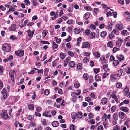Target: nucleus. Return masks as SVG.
Returning <instances> with one entry per match:
<instances>
[{
    "instance_id": "6ab92c4d",
    "label": "nucleus",
    "mask_w": 130,
    "mask_h": 130,
    "mask_svg": "<svg viewBox=\"0 0 130 130\" xmlns=\"http://www.w3.org/2000/svg\"><path fill=\"white\" fill-rule=\"evenodd\" d=\"M59 124V123L57 121H55L52 123V125L54 127H56L58 126Z\"/></svg>"
},
{
    "instance_id": "4c0bfd02",
    "label": "nucleus",
    "mask_w": 130,
    "mask_h": 130,
    "mask_svg": "<svg viewBox=\"0 0 130 130\" xmlns=\"http://www.w3.org/2000/svg\"><path fill=\"white\" fill-rule=\"evenodd\" d=\"M10 39L12 40L13 41L15 40H17V38L15 37L13 35H11L10 37Z\"/></svg>"
},
{
    "instance_id": "9b49d317",
    "label": "nucleus",
    "mask_w": 130,
    "mask_h": 130,
    "mask_svg": "<svg viewBox=\"0 0 130 130\" xmlns=\"http://www.w3.org/2000/svg\"><path fill=\"white\" fill-rule=\"evenodd\" d=\"M93 54L94 56L97 59L100 58L101 56L100 53L99 52L97 51L94 52Z\"/></svg>"
},
{
    "instance_id": "a878e982",
    "label": "nucleus",
    "mask_w": 130,
    "mask_h": 130,
    "mask_svg": "<svg viewBox=\"0 0 130 130\" xmlns=\"http://www.w3.org/2000/svg\"><path fill=\"white\" fill-rule=\"evenodd\" d=\"M34 106L32 104H30L28 106V108L31 110H33L34 109Z\"/></svg>"
},
{
    "instance_id": "c03bdc74",
    "label": "nucleus",
    "mask_w": 130,
    "mask_h": 130,
    "mask_svg": "<svg viewBox=\"0 0 130 130\" xmlns=\"http://www.w3.org/2000/svg\"><path fill=\"white\" fill-rule=\"evenodd\" d=\"M77 116L78 118H81L82 117V116L81 112H78V113L77 115Z\"/></svg>"
},
{
    "instance_id": "338daca9",
    "label": "nucleus",
    "mask_w": 130,
    "mask_h": 130,
    "mask_svg": "<svg viewBox=\"0 0 130 130\" xmlns=\"http://www.w3.org/2000/svg\"><path fill=\"white\" fill-rule=\"evenodd\" d=\"M113 117L114 118V119H115L116 120H118V118L117 116V113H115L113 115Z\"/></svg>"
},
{
    "instance_id": "f704fd0d",
    "label": "nucleus",
    "mask_w": 130,
    "mask_h": 130,
    "mask_svg": "<svg viewBox=\"0 0 130 130\" xmlns=\"http://www.w3.org/2000/svg\"><path fill=\"white\" fill-rule=\"evenodd\" d=\"M83 77L85 80H88V76L87 73H85L83 75Z\"/></svg>"
},
{
    "instance_id": "473e14b6",
    "label": "nucleus",
    "mask_w": 130,
    "mask_h": 130,
    "mask_svg": "<svg viewBox=\"0 0 130 130\" xmlns=\"http://www.w3.org/2000/svg\"><path fill=\"white\" fill-rule=\"evenodd\" d=\"M89 17V13L88 12L84 14V18L85 20H87Z\"/></svg>"
},
{
    "instance_id": "5fc2aeb1",
    "label": "nucleus",
    "mask_w": 130,
    "mask_h": 130,
    "mask_svg": "<svg viewBox=\"0 0 130 130\" xmlns=\"http://www.w3.org/2000/svg\"><path fill=\"white\" fill-rule=\"evenodd\" d=\"M41 43L44 44H49L50 43L47 41H40Z\"/></svg>"
},
{
    "instance_id": "6e6552de",
    "label": "nucleus",
    "mask_w": 130,
    "mask_h": 130,
    "mask_svg": "<svg viewBox=\"0 0 130 130\" xmlns=\"http://www.w3.org/2000/svg\"><path fill=\"white\" fill-rule=\"evenodd\" d=\"M116 57L117 59L120 62L123 60L125 58L123 56L121 55L117 54L116 55Z\"/></svg>"
},
{
    "instance_id": "c756f323",
    "label": "nucleus",
    "mask_w": 130,
    "mask_h": 130,
    "mask_svg": "<svg viewBox=\"0 0 130 130\" xmlns=\"http://www.w3.org/2000/svg\"><path fill=\"white\" fill-rule=\"evenodd\" d=\"M103 124L105 129H106L108 127L109 123H108V122H103Z\"/></svg>"
},
{
    "instance_id": "7ed1b4c3",
    "label": "nucleus",
    "mask_w": 130,
    "mask_h": 130,
    "mask_svg": "<svg viewBox=\"0 0 130 130\" xmlns=\"http://www.w3.org/2000/svg\"><path fill=\"white\" fill-rule=\"evenodd\" d=\"M6 92V91L5 88H4L2 90L1 92L2 96L1 97V99L2 100H4L7 98V94Z\"/></svg>"
},
{
    "instance_id": "4be33fe9",
    "label": "nucleus",
    "mask_w": 130,
    "mask_h": 130,
    "mask_svg": "<svg viewBox=\"0 0 130 130\" xmlns=\"http://www.w3.org/2000/svg\"><path fill=\"white\" fill-rule=\"evenodd\" d=\"M84 8L86 11H90L92 10V8L90 6H86L84 7Z\"/></svg>"
},
{
    "instance_id": "9d476101",
    "label": "nucleus",
    "mask_w": 130,
    "mask_h": 130,
    "mask_svg": "<svg viewBox=\"0 0 130 130\" xmlns=\"http://www.w3.org/2000/svg\"><path fill=\"white\" fill-rule=\"evenodd\" d=\"M90 47V45L88 42H83L82 44V48H89Z\"/></svg>"
},
{
    "instance_id": "39448f33",
    "label": "nucleus",
    "mask_w": 130,
    "mask_h": 130,
    "mask_svg": "<svg viewBox=\"0 0 130 130\" xmlns=\"http://www.w3.org/2000/svg\"><path fill=\"white\" fill-rule=\"evenodd\" d=\"M15 53L16 55L20 57L23 56L24 54V51L22 50H19L18 51H16Z\"/></svg>"
},
{
    "instance_id": "cd10ccee",
    "label": "nucleus",
    "mask_w": 130,
    "mask_h": 130,
    "mask_svg": "<svg viewBox=\"0 0 130 130\" xmlns=\"http://www.w3.org/2000/svg\"><path fill=\"white\" fill-rule=\"evenodd\" d=\"M74 21L72 20H70L67 21V23L68 24L70 25L71 24H74Z\"/></svg>"
},
{
    "instance_id": "6e6d98bb",
    "label": "nucleus",
    "mask_w": 130,
    "mask_h": 130,
    "mask_svg": "<svg viewBox=\"0 0 130 130\" xmlns=\"http://www.w3.org/2000/svg\"><path fill=\"white\" fill-rule=\"evenodd\" d=\"M55 39L56 40L57 43H59L61 41V39H58L57 37H55Z\"/></svg>"
},
{
    "instance_id": "69168bd1",
    "label": "nucleus",
    "mask_w": 130,
    "mask_h": 130,
    "mask_svg": "<svg viewBox=\"0 0 130 130\" xmlns=\"http://www.w3.org/2000/svg\"><path fill=\"white\" fill-rule=\"evenodd\" d=\"M42 110V108L40 107H38L36 108V110L38 112H40Z\"/></svg>"
},
{
    "instance_id": "5701e85b",
    "label": "nucleus",
    "mask_w": 130,
    "mask_h": 130,
    "mask_svg": "<svg viewBox=\"0 0 130 130\" xmlns=\"http://www.w3.org/2000/svg\"><path fill=\"white\" fill-rule=\"evenodd\" d=\"M107 34L106 32L104 31L101 32L100 36L102 38H104L106 37Z\"/></svg>"
},
{
    "instance_id": "dca6fc26",
    "label": "nucleus",
    "mask_w": 130,
    "mask_h": 130,
    "mask_svg": "<svg viewBox=\"0 0 130 130\" xmlns=\"http://www.w3.org/2000/svg\"><path fill=\"white\" fill-rule=\"evenodd\" d=\"M116 27L119 30H121L123 28L122 25L121 24H117L116 25Z\"/></svg>"
},
{
    "instance_id": "a19ab883",
    "label": "nucleus",
    "mask_w": 130,
    "mask_h": 130,
    "mask_svg": "<svg viewBox=\"0 0 130 130\" xmlns=\"http://www.w3.org/2000/svg\"><path fill=\"white\" fill-rule=\"evenodd\" d=\"M117 109V107L116 106L114 105L111 108V111L112 113L113 112H115L116 110Z\"/></svg>"
},
{
    "instance_id": "052dcab7",
    "label": "nucleus",
    "mask_w": 130,
    "mask_h": 130,
    "mask_svg": "<svg viewBox=\"0 0 130 130\" xmlns=\"http://www.w3.org/2000/svg\"><path fill=\"white\" fill-rule=\"evenodd\" d=\"M96 28V27L93 24H91L90 27V28L92 29H95Z\"/></svg>"
},
{
    "instance_id": "774afa93",
    "label": "nucleus",
    "mask_w": 130,
    "mask_h": 130,
    "mask_svg": "<svg viewBox=\"0 0 130 130\" xmlns=\"http://www.w3.org/2000/svg\"><path fill=\"white\" fill-rule=\"evenodd\" d=\"M45 94L46 95H47L49 93V91L48 89H46L44 92Z\"/></svg>"
},
{
    "instance_id": "49530a36",
    "label": "nucleus",
    "mask_w": 130,
    "mask_h": 130,
    "mask_svg": "<svg viewBox=\"0 0 130 130\" xmlns=\"http://www.w3.org/2000/svg\"><path fill=\"white\" fill-rule=\"evenodd\" d=\"M113 63L114 66H116L119 64V62L117 60H114L113 61Z\"/></svg>"
},
{
    "instance_id": "ddd939ff",
    "label": "nucleus",
    "mask_w": 130,
    "mask_h": 130,
    "mask_svg": "<svg viewBox=\"0 0 130 130\" xmlns=\"http://www.w3.org/2000/svg\"><path fill=\"white\" fill-rule=\"evenodd\" d=\"M118 115L119 118L122 119L124 118L125 115H126L123 112L120 111L119 112Z\"/></svg>"
},
{
    "instance_id": "bb28decb",
    "label": "nucleus",
    "mask_w": 130,
    "mask_h": 130,
    "mask_svg": "<svg viewBox=\"0 0 130 130\" xmlns=\"http://www.w3.org/2000/svg\"><path fill=\"white\" fill-rule=\"evenodd\" d=\"M71 116L73 119L75 120L77 116V114L75 113H73L71 114Z\"/></svg>"
},
{
    "instance_id": "680f3d73",
    "label": "nucleus",
    "mask_w": 130,
    "mask_h": 130,
    "mask_svg": "<svg viewBox=\"0 0 130 130\" xmlns=\"http://www.w3.org/2000/svg\"><path fill=\"white\" fill-rule=\"evenodd\" d=\"M64 40H65L66 42H69L71 40V38L70 36H69L67 39H65Z\"/></svg>"
},
{
    "instance_id": "a18cd8bd",
    "label": "nucleus",
    "mask_w": 130,
    "mask_h": 130,
    "mask_svg": "<svg viewBox=\"0 0 130 130\" xmlns=\"http://www.w3.org/2000/svg\"><path fill=\"white\" fill-rule=\"evenodd\" d=\"M68 54L71 57H73L74 56V54L73 52L72 51H68Z\"/></svg>"
},
{
    "instance_id": "e433bc0d",
    "label": "nucleus",
    "mask_w": 130,
    "mask_h": 130,
    "mask_svg": "<svg viewBox=\"0 0 130 130\" xmlns=\"http://www.w3.org/2000/svg\"><path fill=\"white\" fill-rule=\"evenodd\" d=\"M90 36L91 39H94L95 37V34L94 32H92L90 34Z\"/></svg>"
},
{
    "instance_id": "8fccbe9b",
    "label": "nucleus",
    "mask_w": 130,
    "mask_h": 130,
    "mask_svg": "<svg viewBox=\"0 0 130 130\" xmlns=\"http://www.w3.org/2000/svg\"><path fill=\"white\" fill-rule=\"evenodd\" d=\"M118 3L121 5H123L124 4V1L123 0H118Z\"/></svg>"
},
{
    "instance_id": "4d7b16f0",
    "label": "nucleus",
    "mask_w": 130,
    "mask_h": 130,
    "mask_svg": "<svg viewBox=\"0 0 130 130\" xmlns=\"http://www.w3.org/2000/svg\"><path fill=\"white\" fill-rule=\"evenodd\" d=\"M28 119L29 120H32L34 119V117L32 115H29L28 116Z\"/></svg>"
},
{
    "instance_id": "f8f14e48",
    "label": "nucleus",
    "mask_w": 130,
    "mask_h": 130,
    "mask_svg": "<svg viewBox=\"0 0 130 130\" xmlns=\"http://www.w3.org/2000/svg\"><path fill=\"white\" fill-rule=\"evenodd\" d=\"M50 110H47V111H45L44 113L42 115L46 117L51 118V115L50 114L48 115V114L50 113Z\"/></svg>"
},
{
    "instance_id": "603ef678",
    "label": "nucleus",
    "mask_w": 130,
    "mask_h": 130,
    "mask_svg": "<svg viewBox=\"0 0 130 130\" xmlns=\"http://www.w3.org/2000/svg\"><path fill=\"white\" fill-rule=\"evenodd\" d=\"M80 84L78 83H76L74 85V86L76 88H77L79 87L80 86Z\"/></svg>"
},
{
    "instance_id": "b1692460",
    "label": "nucleus",
    "mask_w": 130,
    "mask_h": 130,
    "mask_svg": "<svg viewBox=\"0 0 130 130\" xmlns=\"http://www.w3.org/2000/svg\"><path fill=\"white\" fill-rule=\"evenodd\" d=\"M107 115L105 114L102 117V120L103 122H107L108 121H107Z\"/></svg>"
},
{
    "instance_id": "c85d7f7f",
    "label": "nucleus",
    "mask_w": 130,
    "mask_h": 130,
    "mask_svg": "<svg viewBox=\"0 0 130 130\" xmlns=\"http://www.w3.org/2000/svg\"><path fill=\"white\" fill-rule=\"evenodd\" d=\"M115 85L116 87L118 88H121L122 86V84L119 82H118L116 83Z\"/></svg>"
},
{
    "instance_id": "72a5a7b5",
    "label": "nucleus",
    "mask_w": 130,
    "mask_h": 130,
    "mask_svg": "<svg viewBox=\"0 0 130 130\" xmlns=\"http://www.w3.org/2000/svg\"><path fill=\"white\" fill-rule=\"evenodd\" d=\"M74 32L75 34H77L80 32V29L75 28L74 29Z\"/></svg>"
},
{
    "instance_id": "ea45409f",
    "label": "nucleus",
    "mask_w": 130,
    "mask_h": 130,
    "mask_svg": "<svg viewBox=\"0 0 130 130\" xmlns=\"http://www.w3.org/2000/svg\"><path fill=\"white\" fill-rule=\"evenodd\" d=\"M89 60L88 59L87 57L85 58L83 60V62L85 63H86L88 62Z\"/></svg>"
},
{
    "instance_id": "0e129e2a",
    "label": "nucleus",
    "mask_w": 130,
    "mask_h": 130,
    "mask_svg": "<svg viewBox=\"0 0 130 130\" xmlns=\"http://www.w3.org/2000/svg\"><path fill=\"white\" fill-rule=\"evenodd\" d=\"M120 49L117 47H114L113 49V53H115L117 51L119 50Z\"/></svg>"
},
{
    "instance_id": "c9c22d12",
    "label": "nucleus",
    "mask_w": 130,
    "mask_h": 130,
    "mask_svg": "<svg viewBox=\"0 0 130 130\" xmlns=\"http://www.w3.org/2000/svg\"><path fill=\"white\" fill-rule=\"evenodd\" d=\"M122 69H121L118 71V73H117V76L119 77L120 76L122 75Z\"/></svg>"
},
{
    "instance_id": "bf43d9fd",
    "label": "nucleus",
    "mask_w": 130,
    "mask_h": 130,
    "mask_svg": "<svg viewBox=\"0 0 130 130\" xmlns=\"http://www.w3.org/2000/svg\"><path fill=\"white\" fill-rule=\"evenodd\" d=\"M113 130H120V128L118 126L116 125L114 127Z\"/></svg>"
},
{
    "instance_id": "58836bf2",
    "label": "nucleus",
    "mask_w": 130,
    "mask_h": 130,
    "mask_svg": "<svg viewBox=\"0 0 130 130\" xmlns=\"http://www.w3.org/2000/svg\"><path fill=\"white\" fill-rule=\"evenodd\" d=\"M108 66L107 64H105L104 65H103V69H107V70H105L106 72L107 71L108 72H109V69H107Z\"/></svg>"
},
{
    "instance_id": "4468645a",
    "label": "nucleus",
    "mask_w": 130,
    "mask_h": 130,
    "mask_svg": "<svg viewBox=\"0 0 130 130\" xmlns=\"http://www.w3.org/2000/svg\"><path fill=\"white\" fill-rule=\"evenodd\" d=\"M26 32L28 33V35L29 37H32L34 32V30L33 31V32H32L31 30H29L27 31Z\"/></svg>"
},
{
    "instance_id": "a211bd4d",
    "label": "nucleus",
    "mask_w": 130,
    "mask_h": 130,
    "mask_svg": "<svg viewBox=\"0 0 130 130\" xmlns=\"http://www.w3.org/2000/svg\"><path fill=\"white\" fill-rule=\"evenodd\" d=\"M107 45L108 47L111 48H112L113 46L112 42L111 41L108 42Z\"/></svg>"
},
{
    "instance_id": "79ce46f5",
    "label": "nucleus",
    "mask_w": 130,
    "mask_h": 130,
    "mask_svg": "<svg viewBox=\"0 0 130 130\" xmlns=\"http://www.w3.org/2000/svg\"><path fill=\"white\" fill-rule=\"evenodd\" d=\"M52 47L53 49L56 48L58 46V45L56 44L55 42H53L52 43Z\"/></svg>"
},
{
    "instance_id": "de8ad7c7",
    "label": "nucleus",
    "mask_w": 130,
    "mask_h": 130,
    "mask_svg": "<svg viewBox=\"0 0 130 130\" xmlns=\"http://www.w3.org/2000/svg\"><path fill=\"white\" fill-rule=\"evenodd\" d=\"M112 32L114 34L117 35L118 34V32L117 31V29H114Z\"/></svg>"
},
{
    "instance_id": "412c9836",
    "label": "nucleus",
    "mask_w": 130,
    "mask_h": 130,
    "mask_svg": "<svg viewBox=\"0 0 130 130\" xmlns=\"http://www.w3.org/2000/svg\"><path fill=\"white\" fill-rule=\"evenodd\" d=\"M49 70V69L47 68H46L44 69V72L45 76L48 75Z\"/></svg>"
},
{
    "instance_id": "13d9d810",
    "label": "nucleus",
    "mask_w": 130,
    "mask_h": 130,
    "mask_svg": "<svg viewBox=\"0 0 130 130\" xmlns=\"http://www.w3.org/2000/svg\"><path fill=\"white\" fill-rule=\"evenodd\" d=\"M85 100L88 102H90L91 101V98L90 97H88L85 98Z\"/></svg>"
},
{
    "instance_id": "1a4fd4ad",
    "label": "nucleus",
    "mask_w": 130,
    "mask_h": 130,
    "mask_svg": "<svg viewBox=\"0 0 130 130\" xmlns=\"http://www.w3.org/2000/svg\"><path fill=\"white\" fill-rule=\"evenodd\" d=\"M116 74H112L110 77V80L112 82H115L117 80L116 78Z\"/></svg>"
},
{
    "instance_id": "0eeeda50",
    "label": "nucleus",
    "mask_w": 130,
    "mask_h": 130,
    "mask_svg": "<svg viewBox=\"0 0 130 130\" xmlns=\"http://www.w3.org/2000/svg\"><path fill=\"white\" fill-rule=\"evenodd\" d=\"M8 30L10 31H15L16 30L17 28L16 25L14 24H12L10 27L8 28Z\"/></svg>"
},
{
    "instance_id": "37998d69",
    "label": "nucleus",
    "mask_w": 130,
    "mask_h": 130,
    "mask_svg": "<svg viewBox=\"0 0 130 130\" xmlns=\"http://www.w3.org/2000/svg\"><path fill=\"white\" fill-rule=\"evenodd\" d=\"M60 58L62 59H63L65 57V55L62 53H61L60 54Z\"/></svg>"
},
{
    "instance_id": "423d86ee",
    "label": "nucleus",
    "mask_w": 130,
    "mask_h": 130,
    "mask_svg": "<svg viewBox=\"0 0 130 130\" xmlns=\"http://www.w3.org/2000/svg\"><path fill=\"white\" fill-rule=\"evenodd\" d=\"M9 74L10 76L11 80L12 81H14V76L15 75V73L13 70H11L9 72Z\"/></svg>"
},
{
    "instance_id": "f03ea898",
    "label": "nucleus",
    "mask_w": 130,
    "mask_h": 130,
    "mask_svg": "<svg viewBox=\"0 0 130 130\" xmlns=\"http://www.w3.org/2000/svg\"><path fill=\"white\" fill-rule=\"evenodd\" d=\"M2 118L5 120L10 119V117L8 115L7 112L6 111H4L1 114Z\"/></svg>"
},
{
    "instance_id": "2f4dec72",
    "label": "nucleus",
    "mask_w": 130,
    "mask_h": 130,
    "mask_svg": "<svg viewBox=\"0 0 130 130\" xmlns=\"http://www.w3.org/2000/svg\"><path fill=\"white\" fill-rule=\"evenodd\" d=\"M47 33L48 32L46 30H44L42 31V34L43 37V39H44Z\"/></svg>"
},
{
    "instance_id": "2eb2a0df",
    "label": "nucleus",
    "mask_w": 130,
    "mask_h": 130,
    "mask_svg": "<svg viewBox=\"0 0 130 130\" xmlns=\"http://www.w3.org/2000/svg\"><path fill=\"white\" fill-rule=\"evenodd\" d=\"M75 65V63L74 61H71L70 62L69 64V66L72 68H74Z\"/></svg>"
},
{
    "instance_id": "20e7f679",
    "label": "nucleus",
    "mask_w": 130,
    "mask_h": 130,
    "mask_svg": "<svg viewBox=\"0 0 130 130\" xmlns=\"http://www.w3.org/2000/svg\"><path fill=\"white\" fill-rule=\"evenodd\" d=\"M123 41V39L121 38H119L116 41V44L117 47H120Z\"/></svg>"
},
{
    "instance_id": "e2e57ef3",
    "label": "nucleus",
    "mask_w": 130,
    "mask_h": 130,
    "mask_svg": "<svg viewBox=\"0 0 130 130\" xmlns=\"http://www.w3.org/2000/svg\"><path fill=\"white\" fill-rule=\"evenodd\" d=\"M77 68L78 69H80L82 68V65L81 63L78 64L77 66Z\"/></svg>"
},
{
    "instance_id": "864d4df0",
    "label": "nucleus",
    "mask_w": 130,
    "mask_h": 130,
    "mask_svg": "<svg viewBox=\"0 0 130 130\" xmlns=\"http://www.w3.org/2000/svg\"><path fill=\"white\" fill-rule=\"evenodd\" d=\"M100 60H101L102 63H105L106 62V60L105 58L104 57L101 58H100Z\"/></svg>"
},
{
    "instance_id": "f3484780",
    "label": "nucleus",
    "mask_w": 130,
    "mask_h": 130,
    "mask_svg": "<svg viewBox=\"0 0 130 130\" xmlns=\"http://www.w3.org/2000/svg\"><path fill=\"white\" fill-rule=\"evenodd\" d=\"M107 101V99L106 98H104L102 99L101 102L103 104H106Z\"/></svg>"
},
{
    "instance_id": "7c9ffc66",
    "label": "nucleus",
    "mask_w": 130,
    "mask_h": 130,
    "mask_svg": "<svg viewBox=\"0 0 130 130\" xmlns=\"http://www.w3.org/2000/svg\"><path fill=\"white\" fill-rule=\"evenodd\" d=\"M109 73H103V75L102 77V79H105L109 75Z\"/></svg>"
},
{
    "instance_id": "393cba45",
    "label": "nucleus",
    "mask_w": 130,
    "mask_h": 130,
    "mask_svg": "<svg viewBox=\"0 0 130 130\" xmlns=\"http://www.w3.org/2000/svg\"><path fill=\"white\" fill-rule=\"evenodd\" d=\"M95 81L96 82L100 81L101 80V77L99 76L98 75L95 76L94 77Z\"/></svg>"
},
{
    "instance_id": "3c124183",
    "label": "nucleus",
    "mask_w": 130,
    "mask_h": 130,
    "mask_svg": "<svg viewBox=\"0 0 130 130\" xmlns=\"http://www.w3.org/2000/svg\"><path fill=\"white\" fill-rule=\"evenodd\" d=\"M115 36L111 32V34L109 35L108 37L110 39H112Z\"/></svg>"
},
{
    "instance_id": "aec40b11",
    "label": "nucleus",
    "mask_w": 130,
    "mask_h": 130,
    "mask_svg": "<svg viewBox=\"0 0 130 130\" xmlns=\"http://www.w3.org/2000/svg\"><path fill=\"white\" fill-rule=\"evenodd\" d=\"M120 109L122 111L125 112H127L128 111V108L126 107H120Z\"/></svg>"
},
{
    "instance_id": "f257e3e1",
    "label": "nucleus",
    "mask_w": 130,
    "mask_h": 130,
    "mask_svg": "<svg viewBox=\"0 0 130 130\" xmlns=\"http://www.w3.org/2000/svg\"><path fill=\"white\" fill-rule=\"evenodd\" d=\"M2 48L3 51L7 52L10 51L11 50L10 45L7 43L4 44L2 45Z\"/></svg>"
},
{
    "instance_id": "09e8293b",
    "label": "nucleus",
    "mask_w": 130,
    "mask_h": 130,
    "mask_svg": "<svg viewBox=\"0 0 130 130\" xmlns=\"http://www.w3.org/2000/svg\"><path fill=\"white\" fill-rule=\"evenodd\" d=\"M75 126L73 124H72L70 126V130H75Z\"/></svg>"
}]
</instances>
